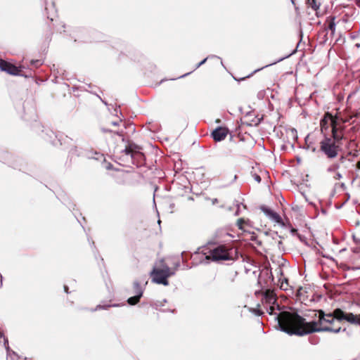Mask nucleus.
<instances>
[{
	"instance_id": "nucleus-55",
	"label": "nucleus",
	"mask_w": 360,
	"mask_h": 360,
	"mask_svg": "<svg viewBox=\"0 0 360 360\" xmlns=\"http://www.w3.org/2000/svg\"><path fill=\"white\" fill-rule=\"evenodd\" d=\"M115 163L118 164V165H121L122 164L121 162H116V161H115Z\"/></svg>"
},
{
	"instance_id": "nucleus-25",
	"label": "nucleus",
	"mask_w": 360,
	"mask_h": 360,
	"mask_svg": "<svg viewBox=\"0 0 360 360\" xmlns=\"http://www.w3.org/2000/svg\"><path fill=\"white\" fill-rule=\"evenodd\" d=\"M264 119V115H262L260 117H259L258 116H255L252 120V123L250 124L249 125H254L255 127L261 124V122H262Z\"/></svg>"
},
{
	"instance_id": "nucleus-16",
	"label": "nucleus",
	"mask_w": 360,
	"mask_h": 360,
	"mask_svg": "<svg viewBox=\"0 0 360 360\" xmlns=\"http://www.w3.org/2000/svg\"><path fill=\"white\" fill-rule=\"evenodd\" d=\"M328 34L327 30H322L319 32L317 39L320 46H323L326 44L328 40Z\"/></svg>"
},
{
	"instance_id": "nucleus-47",
	"label": "nucleus",
	"mask_w": 360,
	"mask_h": 360,
	"mask_svg": "<svg viewBox=\"0 0 360 360\" xmlns=\"http://www.w3.org/2000/svg\"><path fill=\"white\" fill-rule=\"evenodd\" d=\"M29 103V101H25L23 103V108L25 110V105Z\"/></svg>"
},
{
	"instance_id": "nucleus-8",
	"label": "nucleus",
	"mask_w": 360,
	"mask_h": 360,
	"mask_svg": "<svg viewBox=\"0 0 360 360\" xmlns=\"http://www.w3.org/2000/svg\"><path fill=\"white\" fill-rule=\"evenodd\" d=\"M233 249L225 245H219L210 251V255L207 258H211L212 261H227L233 259Z\"/></svg>"
},
{
	"instance_id": "nucleus-4",
	"label": "nucleus",
	"mask_w": 360,
	"mask_h": 360,
	"mask_svg": "<svg viewBox=\"0 0 360 360\" xmlns=\"http://www.w3.org/2000/svg\"><path fill=\"white\" fill-rule=\"evenodd\" d=\"M174 271H172L164 262L163 259H160L158 263H156L150 272L152 276V281L157 284H162L164 285H168L169 282L167 278L174 275Z\"/></svg>"
},
{
	"instance_id": "nucleus-26",
	"label": "nucleus",
	"mask_w": 360,
	"mask_h": 360,
	"mask_svg": "<svg viewBox=\"0 0 360 360\" xmlns=\"http://www.w3.org/2000/svg\"><path fill=\"white\" fill-rule=\"evenodd\" d=\"M43 64V62L39 59H32L30 60V65L33 68H37Z\"/></svg>"
},
{
	"instance_id": "nucleus-46",
	"label": "nucleus",
	"mask_w": 360,
	"mask_h": 360,
	"mask_svg": "<svg viewBox=\"0 0 360 360\" xmlns=\"http://www.w3.org/2000/svg\"><path fill=\"white\" fill-rule=\"evenodd\" d=\"M300 40H302V37H303V33H302V30H300Z\"/></svg>"
},
{
	"instance_id": "nucleus-41",
	"label": "nucleus",
	"mask_w": 360,
	"mask_h": 360,
	"mask_svg": "<svg viewBox=\"0 0 360 360\" xmlns=\"http://www.w3.org/2000/svg\"><path fill=\"white\" fill-rule=\"evenodd\" d=\"M119 123H120V122H117V121H114V122H112V123H111V124H112V125H113V126H118V125H119Z\"/></svg>"
},
{
	"instance_id": "nucleus-7",
	"label": "nucleus",
	"mask_w": 360,
	"mask_h": 360,
	"mask_svg": "<svg viewBox=\"0 0 360 360\" xmlns=\"http://www.w3.org/2000/svg\"><path fill=\"white\" fill-rule=\"evenodd\" d=\"M0 70L11 75L21 76L26 78L32 77V75L31 69L25 68V67H18L6 62L2 58H0Z\"/></svg>"
},
{
	"instance_id": "nucleus-28",
	"label": "nucleus",
	"mask_w": 360,
	"mask_h": 360,
	"mask_svg": "<svg viewBox=\"0 0 360 360\" xmlns=\"http://www.w3.org/2000/svg\"><path fill=\"white\" fill-rule=\"evenodd\" d=\"M102 165L104 168H105L106 169H108V170L111 169L114 167V166L111 163L108 162L105 159L103 160V161L102 162Z\"/></svg>"
},
{
	"instance_id": "nucleus-19",
	"label": "nucleus",
	"mask_w": 360,
	"mask_h": 360,
	"mask_svg": "<svg viewBox=\"0 0 360 360\" xmlns=\"http://www.w3.org/2000/svg\"><path fill=\"white\" fill-rule=\"evenodd\" d=\"M307 4L315 11H318L321 6L320 2H317V0H307Z\"/></svg>"
},
{
	"instance_id": "nucleus-18",
	"label": "nucleus",
	"mask_w": 360,
	"mask_h": 360,
	"mask_svg": "<svg viewBox=\"0 0 360 360\" xmlns=\"http://www.w3.org/2000/svg\"><path fill=\"white\" fill-rule=\"evenodd\" d=\"M339 169V165H333L328 168V172L330 173L334 174V179H340L342 178V174L339 171H338Z\"/></svg>"
},
{
	"instance_id": "nucleus-12",
	"label": "nucleus",
	"mask_w": 360,
	"mask_h": 360,
	"mask_svg": "<svg viewBox=\"0 0 360 360\" xmlns=\"http://www.w3.org/2000/svg\"><path fill=\"white\" fill-rule=\"evenodd\" d=\"M262 210L266 214V215L269 217L273 221L281 225V226H284L285 224L278 214L266 207L262 208Z\"/></svg>"
},
{
	"instance_id": "nucleus-21",
	"label": "nucleus",
	"mask_w": 360,
	"mask_h": 360,
	"mask_svg": "<svg viewBox=\"0 0 360 360\" xmlns=\"http://www.w3.org/2000/svg\"><path fill=\"white\" fill-rule=\"evenodd\" d=\"M134 291H135V294H136L135 295H137L141 297L143 295V289H142L141 286L140 285V284L139 283V282H137V281L134 282Z\"/></svg>"
},
{
	"instance_id": "nucleus-45",
	"label": "nucleus",
	"mask_w": 360,
	"mask_h": 360,
	"mask_svg": "<svg viewBox=\"0 0 360 360\" xmlns=\"http://www.w3.org/2000/svg\"><path fill=\"white\" fill-rule=\"evenodd\" d=\"M252 111H249L248 112L245 113V116L246 117H249V116H251L252 115Z\"/></svg>"
},
{
	"instance_id": "nucleus-14",
	"label": "nucleus",
	"mask_w": 360,
	"mask_h": 360,
	"mask_svg": "<svg viewBox=\"0 0 360 360\" xmlns=\"http://www.w3.org/2000/svg\"><path fill=\"white\" fill-rule=\"evenodd\" d=\"M294 53H295V51H293L292 53H289V54H288V55H286V56H283V57H281V58H278V60H275V61H274V62H273V63H269V64H268V65H264V67H262V68H258V69H257V70H254V71H253L251 74H250L248 76H247V77H242V78H240V81L244 80V79H245V78H248V77H250L252 76L255 72H259V71H260L261 70H263V69H264V68H265L269 67V66H271V65H275V64H276V63H280V62L283 61V60H285V59H286V58H289L290 56H291Z\"/></svg>"
},
{
	"instance_id": "nucleus-34",
	"label": "nucleus",
	"mask_w": 360,
	"mask_h": 360,
	"mask_svg": "<svg viewBox=\"0 0 360 360\" xmlns=\"http://www.w3.org/2000/svg\"><path fill=\"white\" fill-rule=\"evenodd\" d=\"M244 221H244V219H239L238 220V221H237V224H238V226L239 229H243V226H243V224L244 223Z\"/></svg>"
},
{
	"instance_id": "nucleus-3",
	"label": "nucleus",
	"mask_w": 360,
	"mask_h": 360,
	"mask_svg": "<svg viewBox=\"0 0 360 360\" xmlns=\"http://www.w3.org/2000/svg\"><path fill=\"white\" fill-rule=\"evenodd\" d=\"M33 130L45 141L50 142L54 146H64L70 145L72 139L63 133H55L49 128H44L41 123L35 122L32 125Z\"/></svg>"
},
{
	"instance_id": "nucleus-23",
	"label": "nucleus",
	"mask_w": 360,
	"mask_h": 360,
	"mask_svg": "<svg viewBox=\"0 0 360 360\" xmlns=\"http://www.w3.org/2000/svg\"><path fill=\"white\" fill-rule=\"evenodd\" d=\"M329 126L328 124L327 120H321V133L323 134V136H324V134H330V132H326V131L328 129Z\"/></svg>"
},
{
	"instance_id": "nucleus-51",
	"label": "nucleus",
	"mask_w": 360,
	"mask_h": 360,
	"mask_svg": "<svg viewBox=\"0 0 360 360\" xmlns=\"http://www.w3.org/2000/svg\"><path fill=\"white\" fill-rule=\"evenodd\" d=\"M1 278H2V276H1ZM2 286V279L1 280V282H0V288Z\"/></svg>"
},
{
	"instance_id": "nucleus-38",
	"label": "nucleus",
	"mask_w": 360,
	"mask_h": 360,
	"mask_svg": "<svg viewBox=\"0 0 360 360\" xmlns=\"http://www.w3.org/2000/svg\"><path fill=\"white\" fill-rule=\"evenodd\" d=\"M191 72H193V71L190 72H188V73H186L180 77H179V78H183V77H185L186 76H188V75H190Z\"/></svg>"
},
{
	"instance_id": "nucleus-42",
	"label": "nucleus",
	"mask_w": 360,
	"mask_h": 360,
	"mask_svg": "<svg viewBox=\"0 0 360 360\" xmlns=\"http://www.w3.org/2000/svg\"><path fill=\"white\" fill-rule=\"evenodd\" d=\"M102 131H103V132H112V130H111V129H104V128H103V129H102Z\"/></svg>"
},
{
	"instance_id": "nucleus-57",
	"label": "nucleus",
	"mask_w": 360,
	"mask_h": 360,
	"mask_svg": "<svg viewBox=\"0 0 360 360\" xmlns=\"http://www.w3.org/2000/svg\"><path fill=\"white\" fill-rule=\"evenodd\" d=\"M217 201V199H214V201H213V203L216 202Z\"/></svg>"
},
{
	"instance_id": "nucleus-30",
	"label": "nucleus",
	"mask_w": 360,
	"mask_h": 360,
	"mask_svg": "<svg viewBox=\"0 0 360 360\" xmlns=\"http://www.w3.org/2000/svg\"><path fill=\"white\" fill-rule=\"evenodd\" d=\"M4 342L5 347L6 348L7 346H8V342L7 338L3 335H0V343Z\"/></svg>"
},
{
	"instance_id": "nucleus-29",
	"label": "nucleus",
	"mask_w": 360,
	"mask_h": 360,
	"mask_svg": "<svg viewBox=\"0 0 360 360\" xmlns=\"http://www.w3.org/2000/svg\"><path fill=\"white\" fill-rule=\"evenodd\" d=\"M360 34V29L357 31L352 32L349 34V37L352 39H356L359 37Z\"/></svg>"
},
{
	"instance_id": "nucleus-59",
	"label": "nucleus",
	"mask_w": 360,
	"mask_h": 360,
	"mask_svg": "<svg viewBox=\"0 0 360 360\" xmlns=\"http://www.w3.org/2000/svg\"><path fill=\"white\" fill-rule=\"evenodd\" d=\"M355 316H360V314H355Z\"/></svg>"
},
{
	"instance_id": "nucleus-44",
	"label": "nucleus",
	"mask_w": 360,
	"mask_h": 360,
	"mask_svg": "<svg viewBox=\"0 0 360 360\" xmlns=\"http://www.w3.org/2000/svg\"><path fill=\"white\" fill-rule=\"evenodd\" d=\"M348 18L349 17H345V15H344L342 18L343 22H347L348 21Z\"/></svg>"
},
{
	"instance_id": "nucleus-24",
	"label": "nucleus",
	"mask_w": 360,
	"mask_h": 360,
	"mask_svg": "<svg viewBox=\"0 0 360 360\" xmlns=\"http://www.w3.org/2000/svg\"><path fill=\"white\" fill-rule=\"evenodd\" d=\"M280 282V288L283 290H287L288 288V279L284 278H279Z\"/></svg>"
},
{
	"instance_id": "nucleus-35",
	"label": "nucleus",
	"mask_w": 360,
	"mask_h": 360,
	"mask_svg": "<svg viewBox=\"0 0 360 360\" xmlns=\"http://www.w3.org/2000/svg\"><path fill=\"white\" fill-rule=\"evenodd\" d=\"M254 179L258 183H259L261 181V177L258 174H254Z\"/></svg>"
},
{
	"instance_id": "nucleus-9",
	"label": "nucleus",
	"mask_w": 360,
	"mask_h": 360,
	"mask_svg": "<svg viewBox=\"0 0 360 360\" xmlns=\"http://www.w3.org/2000/svg\"><path fill=\"white\" fill-rule=\"evenodd\" d=\"M99 153L97 150H94L91 148H89L88 146L86 147H82L79 146H75L74 147L71 148L69 150V156L71 158H94V156L96 155H98Z\"/></svg>"
},
{
	"instance_id": "nucleus-50",
	"label": "nucleus",
	"mask_w": 360,
	"mask_h": 360,
	"mask_svg": "<svg viewBox=\"0 0 360 360\" xmlns=\"http://www.w3.org/2000/svg\"><path fill=\"white\" fill-rule=\"evenodd\" d=\"M179 266V263L176 264V268H175V269L174 270V271L176 270V269L178 268V266Z\"/></svg>"
},
{
	"instance_id": "nucleus-56",
	"label": "nucleus",
	"mask_w": 360,
	"mask_h": 360,
	"mask_svg": "<svg viewBox=\"0 0 360 360\" xmlns=\"http://www.w3.org/2000/svg\"><path fill=\"white\" fill-rule=\"evenodd\" d=\"M115 112L117 113V112H118L117 108H115Z\"/></svg>"
},
{
	"instance_id": "nucleus-1",
	"label": "nucleus",
	"mask_w": 360,
	"mask_h": 360,
	"mask_svg": "<svg viewBox=\"0 0 360 360\" xmlns=\"http://www.w3.org/2000/svg\"><path fill=\"white\" fill-rule=\"evenodd\" d=\"M307 317L314 319L306 321L295 312L282 311L276 316L278 325L281 331L289 335H304L314 332H331L338 333L341 330L340 326L333 327L335 322L346 321L352 324L360 325V316L352 313H345L340 309H336L333 313L324 314L321 310L311 311Z\"/></svg>"
},
{
	"instance_id": "nucleus-37",
	"label": "nucleus",
	"mask_w": 360,
	"mask_h": 360,
	"mask_svg": "<svg viewBox=\"0 0 360 360\" xmlns=\"http://www.w3.org/2000/svg\"><path fill=\"white\" fill-rule=\"evenodd\" d=\"M276 271H278V274H280L281 276L283 275V271L281 268H278Z\"/></svg>"
},
{
	"instance_id": "nucleus-27",
	"label": "nucleus",
	"mask_w": 360,
	"mask_h": 360,
	"mask_svg": "<svg viewBox=\"0 0 360 360\" xmlns=\"http://www.w3.org/2000/svg\"><path fill=\"white\" fill-rule=\"evenodd\" d=\"M140 298V297L134 295L133 297H129L127 300V302L131 305H134L139 302Z\"/></svg>"
},
{
	"instance_id": "nucleus-10",
	"label": "nucleus",
	"mask_w": 360,
	"mask_h": 360,
	"mask_svg": "<svg viewBox=\"0 0 360 360\" xmlns=\"http://www.w3.org/2000/svg\"><path fill=\"white\" fill-rule=\"evenodd\" d=\"M262 303L266 307V311L269 314H273L274 311L278 307V305L276 304V294L271 290H266L264 292Z\"/></svg>"
},
{
	"instance_id": "nucleus-53",
	"label": "nucleus",
	"mask_w": 360,
	"mask_h": 360,
	"mask_svg": "<svg viewBox=\"0 0 360 360\" xmlns=\"http://www.w3.org/2000/svg\"><path fill=\"white\" fill-rule=\"evenodd\" d=\"M297 162H298V163H300V162L301 159L297 158Z\"/></svg>"
},
{
	"instance_id": "nucleus-54",
	"label": "nucleus",
	"mask_w": 360,
	"mask_h": 360,
	"mask_svg": "<svg viewBox=\"0 0 360 360\" xmlns=\"http://www.w3.org/2000/svg\"><path fill=\"white\" fill-rule=\"evenodd\" d=\"M356 47H359V46H360V44H356Z\"/></svg>"
},
{
	"instance_id": "nucleus-33",
	"label": "nucleus",
	"mask_w": 360,
	"mask_h": 360,
	"mask_svg": "<svg viewBox=\"0 0 360 360\" xmlns=\"http://www.w3.org/2000/svg\"><path fill=\"white\" fill-rule=\"evenodd\" d=\"M207 58H208V59H210V58H216V59L220 60L221 65L224 67L223 61H222L221 58L219 56H216V55H209Z\"/></svg>"
},
{
	"instance_id": "nucleus-39",
	"label": "nucleus",
	"mask_w": 360,
	"mask_h": 360,
	"mask_svg": "<svg viewBox=\"0 0 360 360\" xmlns=\"http://www.w3.org/2000/svg\"><path fill=\"white\" fill-rule=\"evenodd\" d=\"M257 97L258 98L261 99L263 98V93L262 92H259L258 94H257Z\"/></svg>"
},
{
	"instance_id": "nucleus-49",
	"label": "nucleus",
	"mask_w": 360,
	"mask_h": 360,
	"mask_svg": "<svg viewBox=\"0 0 360 360\" xmlns=\"http://www.w3.org/2000/svg\"><path fill=\"white\" fill-rule=\"evenodd\" d=\"M64 288H65V291L66 292H68V287H67L66 285H65V286H64Z\"/></svg>"
},
{
	"instance_id": "nucleus-32",
	"label": "nucleus",
	"mask_w": 360,
	"mask_h": 360,
	"mask_svg": "<svg viewBox=\"0 0 360 360\" xmlns=\"http://www.w3.org/2000/svg\"><path fill=\"white\" fill-rule=\"evenodd\" d=\"M207 60H208V58H205L204 59H202L200 62H199L198 64H196V65H195V68H194V70H193V71H194V70H197V69H198V68H199L200 66H202V65H204V64L206 63V61H207Z\"/></svg>"
},
{
	"instance_id": "nucleus-6",
	"label": "nucleus",
	"mask_w": 360,
	"mask_h": 360,
	"mask_svg": "<svg viewBox=\"0 0 360 360\" xmlns=\"http://www.w3.org/2000/svg\"><path fill=\"white\" fill-rule=\"evenodd\" d=\"M75 41H80L82 42H92L102 41L103 34L94 30H88L86 28H78L75 31Z\"/></svg>"
},
{
	"instance_id": "nucleus-31",
	"label": "nucleus",
	"mask_w": 360,
	"mask_h": 360,
	"mask_svg": "<svg viewBox=\"0 0 360 360\" xmlns=\"http://www.w3.org/2000/svg\"><path fill=\"white\" fill-rule=\"evenodd\" d=\"M155 156H160V158H165V155H163V152L160 148H155Z\"/></svg>"
},
{
	"instance_id": "nucleus-11",
	"label": "nucleus",
	"mask_w": 360,
	"mask_h": 360,
	"mask_svg": "<svg viewBox=\"0 0 360 360\" xmlns=\"http://www.w3.org/2000/svg\"><path fill=\"white\" fill-rule=\"evenodd\" d=\"M229 129L226 127L219 126L211 132V136L215 141H221L227 136Z\"/></svg>"
},
{
	"instance_id": "nucleus-22",
	"label": "nucleus",
	"mask_w": 360,
	"mask_h": 360,
	"mask_svg": "<svg viewBox=\"0 0 360 360\" xmlns=\"http://www.w3.org/2000/svg\"><path fill=\"white\" fill-rule=\"evenodd\" d=\"M346 8L348 9V11H345V17H352L356 13V9L354 6H347Z\"/></svg>"
},
{
	"instance_id": "nucleus-15",
	"label": "nucleus",
	"mask_w": 360,
	"mask_h": 360,
	"mask_svg": "<svg viewBox=\"0 0 360 360\" xmlns=\"http://www.w3.org/2000/svg\"><path fill=\"white\" fill-rule=\"evenodd\" d=\"M45 11L47 16V18L51 21L53 20L54 17L56 15L57 11L55 8V4L52 2L50 6L46 4Z\"/></svg>"
},
{
	"instance_id": "nucleus-48",
	"label": "nucleus",
	"mask_w": 360,
	"mask_h": 360,
	"mask_svg": "<svg viewBox=\"0 0 360 360\" xmlns=\"http://www.w3.org/2000/svg\"><path fill=\"white\" fill-rule=\"evenodd\" d=\"M356 167H357V169H360V161H359V162L356 163Z\"/></svg>"
},
{
	"instance_id": "nucleus-2",
	"label": "nucleus",
	"mask_w": 360,
	"mask_h": 360,
	"mask_svg": "<svg viewBox=\"0 0 360 360\" xmlns=\"http://www.w3.org/2000/svg\"><path fill=\"white\" fill-rule=\"evenodd\" d=\"M348 144V141L343 129L332 123L330 134H324L317 149L313 146H308V149L313 152L318 151L326 155V158H336L339 153Z\"/></svg>"
},
{
	"instance_id": "nucleus-43",
	"label": "nucleus",
	"mask_w": 360,
	"mask_h": 360,
	"mask_svg": "<svg viewBox=\"0 0 360 360\" xmlns=\"http://www.w3.org/2000/svg\"><path fill=\"white\" fill-rule=\"evenodd\" d=\"M355 3L356 6L360 8V0H355Z\"/></svg>"
},
{
	"instance_id": "nucleus-36",
	"label": "nucleus",
	"mask_w": 360,
	"mask_h": 360,
	"mask_svg": "<svg viewBox=\"0 0 360 360\" xmlns=\"http://www.w3.org/2000/svg\"><path fill=\"white\" fill-rule=\"evenodd\" d=\"M290 232L292 235H295V234H297V229H294V228H291L290 229Z\"/></svg>"
},
{
	"instance_id": "nucleus-58",
	"label": "nucleus",
	"mask_w": 360,
	"mask_h": 360,
	"mask_svg": "<svg viewBox=\"0 0 360 360\" xmlns=\"http://www.w3.org/2000/svg\"><path fill=\"white\" fill-rule=\"evenodd\" d=\"M291 2L294 4H295V1L294 0H291Z\"/></svg>"
},
{
	"instance_id": "nucleus-17",
	"label": "nucleus",
	"mask_w": 360,
	"mask_h": 360,
	"mask_svg": "<svg viewBox=\"0 0 360 360\" xmlns=\"http://www.w3.org/2000/svg\"><path fill=\"white\" fill-rule=\"evenodd\" d=\"M335 16H329L327 19L328 22V25L326 28L324 30H327V32L328 31L331 32V36H333L335 32V27H336V23L335 22Z\"/></svg>"
},
{
	"instance_id": "nucleus-5",
	"label": "nucleus",
	"mask_w": 360,
	"mask_h": 360,
	"mask_svg": "<svg viewBox=\"0 0 360 360\" xmlns=\"http://www.w3.org/2000/svg\"><path fill=\"white\" fill-rule=\"evenodd\" d=\"M114 48L120 51L134 61L139 62L143 57V54L137 50L131 44L122 40H117L115 43Z\"/></svg>"
},
{
	"instance_id": "nucleus-13",
	"label": "nucleus",
	"mask_w": 360,
	"mask_h": 360,
	"mask_svg": "<svg viewBox=\"0 0 360 360\" xmlns=\"http://www.w3.org/2000/svg\"><path fill=\"white\" fill-rule=\"evenodd\" d=\"M141 148L133 142H129L125 148L127 155H130L131 158H134L136 154L141 153Z\"/></svg>"
},
{
	"instance_id": "nucleus-52",
	"label": "nucleus",
	"mask_w": 360,
	"mask_h": 360,
	"mask_svg": "<svg viewBox=\"0 0 360 360\" xmlns=\"http://www.w3.org/2000/svg\"><path fill=\"white\" fill-rule=\"evenodd\" d=\"M216 122H217V123H219V122H221V120H220L219 119H217V120H216Z\"/></svg>"
},
{
	"instance_id": "nucleus-20",
	"label": "nucleus",
	"mask_w": 360,
	"mask_h": 360,
	"mask_svg": "<svg viewBox=\"0 0 360 360\" xmlns=\"http://www.w3.org/2000/svg\"><path fill=\"white\" fill-rule=\"evenodd\" d=\"M7 360H18V356L14 352H11L8 346L6 347Z\"/></svg>"
},
{
	"instance_id": "nucleus-40",
	"label": "nucleus",
	"mask_w": 360,
	"mask_h": 360,
	"mask_svg": "<svg viewBox=\"0 0 360 360\" xmlns=\"http://www.w3.org/2000/svg\"><path fill=\"white\" fill-rule=\"evenodd\" d=\"M105 306L98 305L96 309H105Z\"/></svg>"
}]
</instances>
